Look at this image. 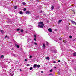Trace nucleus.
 <instances>
[{"mask_svg": "<svg viewBox=\"0 0 76 76\" xmlns=\"http://www.w3.org/2000/svg\"><path fill=\"white\" fill-rule=\"evenodd\" d=\"M38 23L39 24L38 25V28H43V26L44 25V23L42 22H39Z\"/></svg>", "mask_w": 76, "mask_h": 76, "instance_id": "f257e3e1", "label": "nucleus"}, {"mask_svg": "<svg viewBox=\"0 0 76 76\" xmlns=\"http://www.w3.org/2000/svg\"><path fill=\"white\" fill-rule=\"evenodd\" d=\"M51 49H50V51H52V53H57V50H53V47L51 48Z\"/></svg>", "mask_w": 76, "mask_h": 76, "instance_id": "f03ea898", "label": "nucleus"}, {"mask_svg": "<svg viewBox=\"0 0 76 76\" xmlns=\"http://www.w3.org/2000/svg\"><path fill=\"white\" fill-rule=\"evenodd\" d=\"M9 74L10 75H11V76H13L14 75V73L12 71H11L9 73Z\"/></svg>", "mask_w": 76, "mask_h": 76, "instance_id": "7ed1b4c3", "label": "nucleus"}, {"mask_svg": "<svg viewBox=\"0 0 76 76\" xmlns=\"http://www.w3.org/2000/svg\"><path fill=\"white\" fill-rule=\"evenodd\" d=\"M71 22H72V24H73V25H76V23L75 21H73V20H71Z\"/></svg>", "mask_w": 76, "mask_h": 76, "instance_id": "20e7f679", "label": "nucleus"}, {"mask_svg": "<svg viewBox=\"0 0 76 76\" xmlns=\"http://www.w3.org/2000/svg\"><path fill=\"white\" fill-rule=\"evenodd\" d=\"M43 48V49H45V43H43V46L42 47Z\"/></svg>", "mask_w": 76, "mask_h": 76, "instance_id": "39448f33", "label": "nucleus"}, {"mask_svg": "<svg viewBox=\"0 0 76 76\" xmlns=\"http://www.w3.org/2000/svg\"><path fill=\"white\" fill-rule=\"evenodd\" d=\"M37 64H35L33 66V68L34 69H35L36 67H37Z\"/></svg>", "mask_w": 76, "mask_h": 76, "instance_id": "423d86ee", "label": "nucleus"}, {"mask_svg": "<svg viewBox=\"0 0 76 76\" xmlns=\"http://www.w3.org/2000/svg\"><path fill=\"white\" fill-rule=\"evenodd\" d=\"M48 31L49 32H52V29H51V28H49L48 29Z\"/></svg>", "mask_w": 76, "mask_h": 76, "instance_id": "0eeeda50", "label": "nucleus"}, {"mask_svg": "<svg viewBox=\"0 0 76 76\" xmlns=\"http://www.w3.org/2000/svg\"><path fill=\"white\" fill-rule=\"evenodd\" d=\"M0 32L2 33V34H4V31L2 30H0Z\"/></svg>", "mask_w": 76, "mask_h": 76, "instance_id": "6e6552de", "label": "nucleus"}, {"mask_svg": "<svg viewBox=\"0 0 76 76\" xmlns=\"http://www.w3.org/2000/svg\"><path fill=\"white\" fill-rule=\"evenodd\" d=\"M15 46L16 47L18 48H19V45H18L17 44H15Z\"/></svg>", "mask_w": 76, "mask_h": 76, "instance_id": "1a4fd4ad", "label": "nucleus"}, {"mask_svg": "<svg viewBox=\"0 0 76 76\" xmlns=\"http://www.w3.org/2000/svg\"><path fill=\"white\" fill-rule=\"evenodd\" d=\"M62 21V20H59L58 21V23H61V22Z\"/></svg>", "mask_w": 76, "mask_h": 76, "instance_id": "9d476101", "label": "nucleus"}, {"mask_svg": "<svg viewBox=\"0 0 76 76\" xmlns=\"http://www.w3.org/2000/svg\"><path fill=\"white\" fill-rule=\"evenodd\" d=\"M26 14H29L30 13V12L29 11H26Z\"/></svg>", "mask_w": 76, "mask_h": 76, "instance_id": "9b49d317", "label": "nucleus"}, {"mask_svg": "<svg viewBox=\"0 0 76 76\" xmlns=\"http://www.w3.org/2000/svg\"><path fill=\"white\" fill-rule=\"evenodd\" d=\"M46 59L47 60H50V58H49V57H47L46 58Z\"/></svg>", "mask_w": 76, "mask_h": 76, "instance_id": "f8f14e48", "label": "nucleus"}, {"mask_svg": "<svg viewBox=\"0 0 76 76\" xmlns=\"http://www.w3.org/2000/svg\"><path fill=\"white\" fill-rule=\"evenodd\" d=\"M54 7L53 6H52L51 7V10H53L54 9Z\"/></svg>", "mask_w": 76, "mask_h": 76, "instance_id": "ddd939ff", "label": "nucleus"}, {"mask_svg": "<svg viewBox=\"0 0 76 76\" xmlns=\"http://www.w3.org/2000/svg\"><path fill=\"white\" fill-rule=\"evenodd\" d=\"M31 39H28L27 40V42H29V41H31Z\"/></svg>", "mask_w": 76, "mask_h": 76, "instance_id": "4468645a", "label": "nucleus"}, {"mask_svg": "<svg viewBox=\"0 0 76 76\" xmlns=\"http://www.w3.org/2000/svg\"><path fill=\"white\" fill-rule=\"evenodd\" d=\"M34 45H38V44H37V43L35 42H34Z\"/></svg>", "mask_w": 76, "mask_h": 76, "instance_id": "2eb2a0df", "label": "nucleus"}, {"mask_svg": "<svg viewBox=\"0 0 76 76\" xmlns=\"http://www.w3.org/2000/svg\"><path fill=\"white\" fill-rule=\"evenodd\" d=\"M37 67L38 68H39V67H40V65H38L37 66Z\"/></svg>", "mask_w": 76, "mask_h": 76, "instance_id": "dca6fc26", "label": "nucleus"}, {"mask_svg": "<svg viewBox=\"0 0 76 76\" xmlns=\"http://www.w3.org/2000/svg\"><path fill=\"white\" fill-rule=\"evenodd\" d=\"M22 13H23L22 11L20 12V15H22Z\"/></svg>", "mask_w": 76, "mask_h": 76, "instance_id": "f3484780", "label": "nucleus"}, {"mask_svg": "<svg viewBox=\"0 0 76 76\" xmlns=\"http://www.w3.org/2000/svg\"><path fill=\"white\" fill-rule=\"evenodd\" d=\"M9 38V37H8L6 35L5 37V38Z\"/></svg>", "mask_w": 76, "mask_h": 76, "instance_id": "a211bd4d", "label": "nucleus"}, {"mask_svg": "<svg viewBox=\"0 0 76 76\" xmlns=\"http://www.w3.org/2000/svg\"><path fill=\"white\" fill-rule=\"evenodd\" d=\"M3 57H4V56L3 55H1V58H3Z\"/></svg>", "mask_w": 76, "mask_h": 76, "instance_id": "6ab92c4d", "label": "nucleus"}, {"mask_svg": "<svg viewBox=\"0 0 76 76\" xmlns=\"http://www.w3.org/2000/svg\"><path fill=\"white\" fill-rule=\"evenodd\" d=\"M32 67H31L30 68V70H32Z\"/></svg>", "mask_w": 76, "mask_h": 76, "instance_id": "aec40b11", "label": "nucleus"}, {"mask_svg": "<svg viewBox=\"0 0 76 76\" xmlns=\"http://www.w3.org/2000/svg\"><path fill=\"white\" fill-rule=\"evenodd\" d=\"M23 5H25V4H26V3L25 2H23Z\"/></svg>", "mask_w": 76, "mask_h": 76, "instance_id": "412c9836", "label": "nucleus"}, {"mask_svg": "<svg viewBox=\"0 0 76 76\" xmlns=\"http://www.w3.org/2000/svg\"><path fill=\"white\" fill-rule=\"evenodd\" d=\"M14 8L16 9H17V6H15L14 7Z\"/></svg>", "mask_w": 76, "mask_h": 76, "instance_id": "4be33fe9", "label": "nucleus"}, {"mask_svg": "<svg viewBox=\"0 0 76 76\" xmlns=\"http://www.w3.org/2000/svg\"><path fill=\"white\" fill-rule=\"evenodd\" d=\"M21 32H23V29H21Z\"/></svg>", "mask_w": 76, "mask_h": 76, "instance_id": "5701e85b", "label": "nucleus"}, {"mask_svg": "<svg viewBox=\"0 0 76 76\" xmlns=\"http://www.w3.org/2000/svg\"><path fill=\"white\" fill-rule=\"evenodd\" d=\"M48 42H46V45L48 46Z\"/></svg>", "mask_w": 76, "mask_h": 76, "instance_id": "b1692460", "label": "nucleus"}, {"mask_svg": "<svg viewBox=\"0 0 76 76\" xmlns=\"http://www.w3.org/2000/svg\"><path fill=\"white\" fill-rule=\"evenodd\" d=\"M27 66H29V64H26Z\"/></svg>", "mask_w": 76, "mask_h": 76, "instance_id": "393cba45", "label": "nucleus"}, {"mask_svg": "<svg viewBox=\"0 0 76 76\" xmlns=\"http://www.w3.org/2000/svg\"><path fill=\"white\" fill-rule=\"evenodd\" d=\"M53 71V69H51L50 70V72H51Z\"/></svg>", "mask_w": 76, "mask_h": 76, "instance_id": "a878e982", "label": "nucleus"}, {"mask_svg": "<svg viewBox=\"0 0 76 76\" xmlns=\"http://www.w3.org/2000/svg\"><path fill=\"white\" fill-rule=\"evenodd\" d=\"M61 39H61V37H60L59 38V39L60 41H61Z\"/></svg>", "mask_w": 76, "mask_h": 76, "instance_id": "bb28decb", "label": "nucleus"}, {"mask_svg": "<svg viewBox=\"0 0 76 76\" xmlns=\"http://www.w3.org/2000/svg\"><path fill=\"white\" fill-rule=\"evenodd\" d=\"M34 41H37V39H36V38H34Z\"/></svg>", "mask_w": 76, "mask_h": 76, "instance_id": "cd10ccee", "label": "nucleus"}, {"mask_svg": "<svg viewBox=\"0 0 76 76\" xmlns=\"http://www.w3.org/2000/svg\"><path fill=\"white\" fill-rule=\"evenodd\" d=\"M17 31H19V30H20V29H19V28H18L17 29Z\"/></svg>", "mask_w": 76, "mask_h": 76, "instance_id": "c85d7f7f", "label": "nucleus"}, {"mask_svg": "<svg viewBox=\"0 0 76 76\" xmlns=\"http://www.w3.org/2000/svg\"><path fill=\"white\" fill-rule=\"evenodd\" d=\"M30 58H32V56H29Z\"/></svg>", "mask_w": 76, "mask_h": 76, "instance_id": "c756f323", "label": "nucleus"}, {"mask_svg": "<svg viewBox=\"0 0 76 76\" xmlns=\"http://www.w3.org/2000/svg\"><path fill=\"white\" fill-rule=\"evenodd\" d=\"M26 8H24L23 9L24 11H26Z\"/></svg>", "mask_w": 76, "mask_h": 76, "instance_id": "7c9ffc66", "label": "nucleus"}, {"mask_svg": "<svg viewBox=\"0 0 76 76\" xmlns=\"http://www.w3.org/2000/svg\"><path fill=\"white\" fill-rule=\"evenodd\" d=\"M34 37L35 38H36V35H34Z\"/></svg>", "mask_w": 76, "mask_h": 76, "instance_id": "2f4dec72", "label": "nucleus"}, {"mask_svg": "<svg viewBox=\"0 0 76 76\" xmlns=\"http://www.w3.org/2000/svg\"><path fill=\"white\" fill-rule=\"evenodd\" d=\"M40 13H42V11H40Z\"/></svg>", "mask_w": 76, "mask_h": 76, "instance_id": "473e14b6", "label": "nucleus"}, {"mask_svg": "<svg viewBox=\"0 0 76 76\" xmlns=\"http://www.w3.org/2000/svg\"><path fill=\"white\" fill-rule=\"evenodd\" d=\"M69 38H72V36H69Z\"/></svg>", "mask_w": 76, "mask_h": 76, "instance_id": "72a5a7b5", "label": "nucleus"}, {"mask_svg": "<svg viewBox=\"0 0 76 76\" xmlns=\"http://www.w3.org/2000/svg\"><path fill=\"white\" fill-rule=\"evenodd\" d=\"M49 22H50V21H48V20L47 21V22L48 23H49Z\"/></svg>", "mask_w": 76, "mask_h": 76, "instance_id": "f704fd0d", "label": "nucleus"}, {"mask_svg": "<svg viewBox=\"0 0 76 76\" xmlns=\"http://www.w3.org/2000/svg\"><path fill=\"white\" fill-rule=\"evenodd\" d=\"M53 63H56V61H54L53 62Z\"/></svg>", "mask_w": 76, "mask_h": 76, "instance_id": "c9c22d12", "label": "nucleus"}, {"mask_svg": "<svg viewBox=\"0 0 76 76\" xmlns=\"http://www.w3.org/2000/svg\"><path fill=\"white\" fill-rule=\"evenodd\" d=\"M13 56H16V54H14L13 55Z\"/></svg>", "mask_w": 76, "mask_h": 76, "instance_id": "e433bc0d", "label": "nucleus"}, {"mask_svg": "<svg viewBox=\"0 0 76 76\" xmlns=\"http://www.w3.org/2000/svg\"><path fill=\"white\" fill-rule=\"evenodd\" d=\"M43 73V71H41V73Z\"/></svg>", "mask_w": 76, "mask_h": 76, "instance_id": "4c0bfd02", "label": "nucleus"}, {"mask_svg": "<svg viewBox=\"0 0 76 76\" xmlns=\"http://www.w3.org/2000/svg\"><path fill=\"white\" fill-rule=\"evenodd\" d=\"M57 67L55 66L54 69H56V68H57Z\"/></svg>", "mask_w": 76, "mask_h": 76, "instance_id": "58836bf2", "label": "nucleus"}, {"mask_svg": "<svg viewBox=\"0 0 76 76\" xmlns=\"http://www.w3.org/2000/svg\"><path fill=\"white\" fill-rule=\"evenodd\" d=\"M36 1L38 2H39V0H36Z\"/></svg>", "mask_w": 76, "mask_h": 76, "instance_id": "ea45409f", "label": "nucleus"}, {"mask_svg": "<svg viewBox=\"0 0 76 76\" xmlns=\"http://www.w3.org/2000/svg\"><path fill=\"white\" fill-rule=\"evenodd\" d=\"M11 50H13V48H12L11 49Z\"/></svg>", "mask_w": 76, "mask_h": 76, "instance_id": "a19ab883", "label": "nucleus"}, {"mask_svg": "<svg viewBox=\"0 0 76 76\" xmlns=\"http://www.w3.org/2000/svg\"><path fill=\"white\" fill-rule=\"evenodd\" d=\"M20 72H22V70L21 69H20Z\"/></svg>", "mask_w": 76, "mask_h": 76, "instance_id": "79ce46f5", "label": "nucleus"}, {"mask_svg": "<svg viewBox=\"0 0 76 76\" xmlns=\"http://www.w3.org/2000/svg\"><path fill=\"white\" fill-rule=\"evenodd\" d=\"M25 61H27V59H25Z\"/></svg>", "mask_w": 76, "mask_h": 76, "instance_id": "37998d69", "label": "nucleus"}, {"mask_svg": "<svg viewBox=\"0 0 76 76\" xmlns=\"http://www.w3.org/2000/svg\"><path fill=\"white\" fill-rule=\"evenodd\" d=\"M58 62H60V60H59L58 61Z\"/></svg>", "mask_w": 76, "mask_h": 76, "instance_id": "c03bdc74", "label": "nucleus"}, {"mask_svg": "<svg viewBox=\"0 0 76 76\" xmlns=\"http://www.w3.org/2000/svg\"><path fill=\"white\" fill-rule=\"evenodd\" d=\"M53 75V74H49V75Z\"/></svg>", "mask_w": 76, "mask_h": 76, "instance_id": "a18cd8bd", "label": "nucleus"}, {"mask_svg": "<svg viewBox=\"0 0 76 76\" xmlns=\"http://www.w3.org/2000/svg\"><path fill=\"white\" fill-rule=\"evenodd\" d=\"M57 31V29H56L55 30V31Z\"/></svg>", "mask_w": 76, "mask_h": 76, "instance_id": "49530a36", "label": "nucleus"}, {"mask_svg": "<svg viewBox=\"0 0 76 76\" xmlns=\"http://www.w3.org/2000/svg\"><path fill=\"white\" fill-rule=\"evenodd\" d=\"M8 60H10V59H8Z\"/></svg>", "mask_w": 76, "mask_h": 76, "instance_id": "de8ad7c7", "label": "nucleus"}, {"mask_svg": "<svg viewBox=\"0 0 76 76\" xmlns=\"http://www.w3.org/2000/svg\"><path fill=\"white\" fill-rule=\"evenodd\" d=\"M34 50H35V48H34Z\"/></svg>", "mask_w": 76, "mask_h": 76, "instance_id": "09e8293b", "label": "nucleus"}, {"mask_svg": "<svg viewBox=\"0 0 76 76\" xmlns=\"http://www.w3.org/2000/svg\"><path fill=\"white\" fill-rule=\"evenodd\" d=\"M9 62V63H10V62Z\"/></svg>", "mask_w": 76, "mask_h": 76, "instance_id": "8fccbe9b", "label": "nucleus"}, {"mask_svg": "<svg viewBox=\"0 0 76 76\" xmlns=\"http://www.w3.org/2000/svg\"><path fill=\"white\" fill-rule=\"evenodd\" d=\"M32 42H33V41H32Z\"/></svg>", "mask_w": 76, "mask_h": 76, "instance_id": "3c124183", "label": "nucleus"}]
</instances>
